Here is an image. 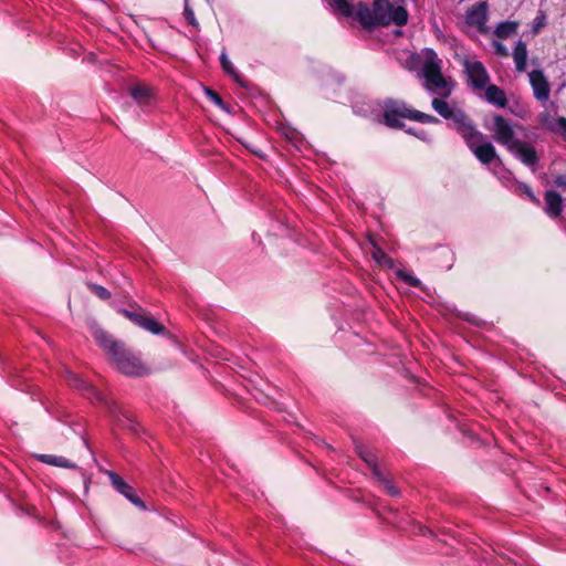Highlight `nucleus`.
Returning <instances> with one entry per match:
<instances>
[{
    "instance_id": "nucleus-1",
    "label": "nucleus",
    "mask_w": 566,
    "mask_h": 566,
    "mask_svg": "<svg viewBox=\"0 0 566 566\" xmlns=\"http://www.w3.org/2000/svg\"><path fill=\"white\" fill-rule=\"evenodd\" d=\"M408 11L402 6L394 7L389 0H375L373 8L366 2H358L355 10V20L364 30L374 31L377 27H388L394 23L403 27L408 22Z\"/></svg>"
},
{
    "instance_id": "nucleus-2",
    "label": "nucleus",
    "mask_w": 566,
    "mask_h": 566,
    "mask_svg": "<svg viewBox=\"0 0 566 566\" xmlns=\"http://www.w3.org/2000/svg\"><path fill=\"white\" fill-rule=\"evenodd\" d=\"M382 118L387 127L394 129H405V124L400 118L415 120L422 124H439L440 119L433 115L422 113L407 106L403 101L387 98L382 104Z\"/></svg>"
},
{
    "instance_id": "nucleus-3",
    "label": "nucleus",
    "mask_w": 566,
    "mask_h": 566,
    "mask_svg": "<svg viewBox=\"0 0 566 566\" xmlns=\"http://www.w3.org/2000/svg\"><path fill=\"white\" fill-rule=\"evenodd\" d=\"M112 360L117 368L129 376H143L149 373L147 366L125 344L114 354Z\"/></svg>"
},
{
    "instance_id": "nucleus-4",
    "label": "nucleus",
    "mask_w": 566,
    "mask_h": 566,
    "mask_svg": "<svg viewBox=\"0 0 566 566\" xmlns=\"http://www.w3.org/2000/svg\"><path fill=\"white\" fill-rule=\"evenodd\" d=\"M422 75L427 82V90L439 91L447 86V81L441 72L440 60L434 51H430V56L424 61Z\"/></svg>"
},
{
    "instance_id": "nucleus-5",
    "label": "nucleus",
    "mask_w": 566,
    "mask_h": 566,
    "mask_svg": "<svg viewBox=\"0 0 566 566\" xmlns=\"http://www.w3.org/2000/svg\"><path fill=\"white\" fill-rule=\"evenodd\" d=\"M538 123L543 128L551 132L566 134V117H557V107L551 103L539 115Z\"/></svg>"
},
{
    "instance_id": "nucleus-6",
    "label": "nucleus",
    "mask_w": 566,
    "mask_h": 566,
    "mask_svg": "<svg viewBox=\"0 0 566 566\" xmlns=\"http://www.w3.org/2000/svg\"><path fill=\"white\" fill-rule=\"evenodd\" d=\"M488 3L485 1H480L473 4L465 14V22L470 27H474L482 34L488 33L486 22L489 19L488 14Z\"/></svg>"
},
{
    "instance_id": "nucleus-7",
    "label": "nucleus",
    "mask_w": 566,
    "mask_h": 566,
    "mask_svg": "<svg viewBox=\"0 0 566 566\" xmlns=\"http://www.w3.org/2000/svg\"><path fill=\"white\" fill-rule=\"evenodd\" d=\"M509 150L526 166L533 167L538 161L535 148L526 142L515 139L510 143Z\"/></svg>"
},
{
    "instance_id": "nucleus-8",
    "label": "nucleus",
    "mask_w": 566,
    "mask_h": 566,
    "mask_svg": "<svg viewBox=\"0 0 566 566\" xmlns=\"http://www.w3.org/2000/svg\"><path fill=\"white\" fill-rule=\"evenodd\" d=\"M465 72L468 74L469 81L471 85L475 90H483L486 87V84L490 81L489 73L480 61L465 62L464 64Z\"/></svg>"
},
{
    "instance_id": "nucleus-9",
    "label": "nucleus",
    "mask_w": 566,
    "mask_h": 566,
    "mask_svg": "<svg viewBox=\"0 0 566 566\" xmlns=\"http://www.w3.org/2000/svg\"><path fill=\"white\" fill-rule=\"evenodd\" d=\"M91 335L95 339V342L103 348L112 358L114 354L124 344L119 340H116L109 333L98 327L95 324L90 326Z\"/></svg>"
},
{
    "instance_id": "nucleus-10",
    "label": "nucleus",
    "mask_w": 566,
    "mask_h": 566,
    "mask_svg": "<svg viewBox=\"0 0 566 566\" xmlns=\"http://www.w3.org/2000/svg\"><path fill=\"white\" fill-rule=\"evenodd\" d=\"M107 475L109 478L112 486L123 494L129 502L140 509H145V503L140 500V497L136 494L133 486L127 484L120 475L113 471H108Z\"/></svg>"
},
{
    "instance_id": "nucleus-11",
    "label": "nucleus",
    "mask_w": 566,
    "mask_h": 566,
    "mask_svg": "<svg viewBox=\"0 0 566 566\" xmlns=\"http://www.w3.org/2000/svg\"><path fill=\"white\" fill-rule=\"evenodd\" d=\"M129 95L140 107H147L153 104L155 94L154 90L145 83H135L128 88Z\"/></svg>"
},
{
    "instance_id": "nucleus-12",
    "label": "nucleus",
    "mask_w": 566,
    "mask_h": 566,
    "mask_svg": "<svg viewBox=\"0 0 566 566\" xmlns=\"http://www.w3.org/2000/svg\"><path fill=\"white\" fill-rule=\"evenodd\" d=\"M493 120L496 142L509 147L515 140L513 128L502 115H495Z\"/></svg>"
},
{
    "instance_id": "nucleus-13",
    "label": "nucleus",
    "mask_w": 566,
    "mask_h": 566,
    "mask_svg": "<svg viewBox=\"0 0 566 566\" xmlns=\"http://www.w3.org/2000/svg\"><path fill=\"white\" fill-rule=\"evenodd\" d=\"M530 82L534 92V96L538 101H546L549 96V85L543 72L539 70H533L530 73Z\"/></svg>"
},
{
    "instance_id": "nucleus-14",
    "label": "nucleus",
    "mask_w": 566,
    "mask_h": 566,
    "mask_svg": "<svg viewBox=\"0 0 566 566\" xmlns=\"http://www.w3.org/2000/svg\"><path fill=\"white\" fill-rule=\"evenodd\" d=\"M66 379L71 386L82 391L83 395L88 398H95L101 400V394L95 389L93 385L81 378L78 375L67 371Z\"/></svg>"
},
{
    "instance_id": "nucleus-15",
    "label": "nucleus",
    "mask_w": 566,
    "mask_h": 566,
    "mask_svg": "<svg viewBox=\"0 0 566 566\" xmlns=\"http://www.w3.org/2000/svg\"><path fill=\"white\" fill-rule=\"evenodd\" d=\"M545 199V212L552 217L556 218L562 213L563 199L558 192L555 190H547L544 196Z\"/></svg>"
},
{
    "instance_id": "nucleus-16",
    "label": "nucleus",
    "mask_w": 566,
    "mask_h": 566,
    "mask_svg": "<svg viewBox=\"0 0 566 566\" xmlns=\"http://www.w3.org/2000/svg\"><path fill=\"white\" fill-rule=\"evenodd\" d=\"M449 127L455 129L460 135L470 129L474 122L461 108H458L450 117Z\"/></svg>"
},
{
    "instance_id": "nucleus-17",
    "label": "nucleus",
    "mask_w": 566,
    "mask_h": 566,
    "mask_svg": "<svg viewBox=\"0 0 566 566\" xmlns=\"http://www.w3.org/2000/svg\"><path fill=\"white\" fill-rule=\"evenodd\" d=\"M485 98L489 103L502 108L507 104V98L504 91L494 84H490L485 87Z\"/></svg>"
},
{
    "instance_id": "nucleus-18",
    "label": "nucleus",
    "mask_w": 566,
    "mask_h": 566,
    "mask_svg": "<svg viewBox=\"0 0 566 566\" xmlns=\"http://www.w3.org/2000/svg\"><path fill=\"white\" fill-rule=\"evenodd\" d=\"M38 460L42 463L53 465V467H60L65 469H76V464L72 462L71 460L62 457V455H55V454H39Z\"/></svg>"
},
{
    "instance_id": "nucleus-19",
    "label": "nucleus",
    "mask_w": 566,
    "mask_h": 566,
    "mask_svg": "<svg viewBox=\"0 0 566 566\" xmlns=\"http://www.w3.org/2000/svg\"><path fill=\"white\" fill-rule=\"evenodd\" d=\"M513 59L515 62V67L518 72H524L526 70V61H527V46L526 43L520 40L514 48Z\"/></svg>"
},
{
    "instance_id": "nucleus-20",
    "label": "nucleus",
    "mask_w": 566,
    "mask_h": 566,
    "mask_svg": "<svg viewBox=\"0 0 566 566\" xmlns=\"http://www.w3.org/2000/svg\"><path fill=\"white\" fill-rule=\"evenodd\" d=\"M472 153L482 164L485 165L492 163L496 157L495 148L491 143H482Z\"/></svg>"
},
{
    "instance_id": "nucleus-21",
    "label": "nucleus",
    "mask_w": 566,
    "mask_h": 566,
    "mask_svg": "<svg viewBox=\"0 0 566 566\" xmlns=\"http://www.w3.org/2000/svg\"><path fill=\"white\" fill-rule=\"evenodd\" d=\"M461 137L464 139L471 151H474V149L478 148L481 145L480 143L484 139V135L476 129L475 124L472 125L470 129L462 133Z\"/></svg>"
},
{
    "instance_id": "nucleus-22",
    "label": "nucleus",
    "mask_w": 566,
    "mask_h": 566,
    "mask_svg": "<svg viewBox=\"0 0 566 566\" xmlns=\"http://www.w3.org/2000/svg\"><path fill=\"white\" fill-rule=\"evenodd\" d=\"M328 6L344 17H354L356 6H353L348 0H327Z\"/></svg>"
},
{
    "instance_id": "nucleus-23",
    "label": "nucleus",
    "mask_w": 566,
    "mask_h": 566,
    "mask_svg": "<svg viewBox=\"0 0 566 566\" xmlns=\"http://www.w3.org/2000/svg\"><path fill=\"white\" fill-rule=\"evenodd\" d=\"M118 313L142 328L148 318V315H146L145 311L140 307H138V311L120 308Z\"/></svg>"
},
{
    "instance_id": "nucleus-24",
    "label": "nucleus",
    "mask_w": 566,
    "mask_h": 566,
    "mask_svg": "<svg viewBox=\"0 0 566 566\" xmlns=\"http://www.w3.org/2000/svg\"><path fill=\"white\" fill-rule=\"evenodd\" d=\"M118 313L142 328L148 318V315H146L145 311L140 307H138V311L120 308Z\"/></svg>"
},
{
    "instance_id": "nucleus-25",
    "label": "nucleus",
    "mask_w": 566,
    "mask_h": 566,
    "mask_svg": "<svg viewBox=\"0 0 566 566\" xmlns=\"http://www.w3.org/2000/svg\"><path fill=\"white\" fill-rule=\"evenodd\" d=\"M517 28H518V22H516V21L500 22L494 30V34L499 39H507L509 36L516 33Z\"/></svg>"
},
{
    "instance_id": "nucleus-26",
    "label": "nucleus",
    "mask_w": 566,
    "mask_h": 566,
    "mask_svg": "<svg viewBox=\"0 0 566 566\" xmlns=\"http://www.w3.org/2000/svg\"><path fill=\"white\" fill-rule=\"evenodd\" d=\"M432 108L444 119H450V117L453 115V113L458 109L454 107H451L446 101L441 98L434 97L431 101Z\"/></svg>"
},
{
    "instance_id": "nucleus-27",
    "label": "nucleus",
    "mask_w": 566,
    "mask_h": 566,
    "mask_svg": "<svg viewBox=\"0 0 566 566\" xmlns=\"http://www.w3.org/2000/svg\"><path fill=\"white\" fill-rule=\"evenodd\" d=\"M220 63H221V67L222 70L228 73L229 75L232 76V78L238 83L240 84L241 86L245 87V83L243 82V80L241 78L240 74L237 72L235 67L233 66V64L231 63V61L228 59L227 54L226 53H222L220 55Z\"/></svg>"
},
{
    "instance_id": "nucleus-28",
    "label": "nucleus",
    "mask_w": 566,
    "mask_h": 566,
    "mask_svg": "<svg viewBox=\"0 0 566 566\" xmlns=\"http://www.w3.org/2000/svg\"><path fill=\"white\" fill-rule=\"evenodd\" d=\"M373 258L375 259L376 262L389 269H392L395 265V261L380 248L374 249Z\"/></svg>"
},
{
    "instance_id": "nucleus-29",
    "label": "nucleus",
    "mask_w": 566,
    "mask_h": 566,
    "mask_svg": "<svg viewBox=\"0 0 566 566\" xmlns=\"http://www.w3.org/2000/svg\"><path fill=\"white\" fill-rule=\"evenodd\" d=\"M143 328L155 335H160L166 332V327L151 316H148Z\"/></svg>"
},
{
    "instance_id": "nucleus-30",
    "label": "nucleus",
    "mask_w": 566,
    "mask_h": 566,
    "mask_svg": "<svg viewBox=\"0 0 566 566\" xmlns=\"http://www.w3.org/2000/svg\"><path fill=\"white\" fill-rule=\"evenodd\" d=\"M88 290L98 298L106 301L111 298V292L102 285L95 283H86Z\"/></svg>"
},
{
    "instance_id": "nucleus-31",
    "label": "nucleus",
    "mask_w": 566,
    "mask_h": 566,
    "mask_svg": "<svg viewBox=\"0 0 566 566\" xmlns=\"http://www.w3.org/2000/svg\"><path fill=\"white\" fill-rule=\"evenodd\" d=\"M517 189L520 193L524 195L531 202L539 206L541 201L539 199L534 195L531 187L524 182L518 184Z\"/></svg>"
},
{
    "instance_id": "nucleus-32",
    "label": "nucleus",
    "mask_w": 566,
    "mask_h": 566,
    "mask_svg": "<svg viewBox=\"0 0 566 566\" xmlns=\"http://www.w3.org/2000/svg\"><path fill=\"white\" fill-rule=\"evenodd\" d=\"M357 452L359 457L367 463V465L370 468L371 465L376 464V457L373 452L367 450L366 448L359 446L357 447Z\"/></svg>"
},
{
    "instance_id": "nucleus-33",
    "label": "nucleus",
    "mask_w": 566,
    "mask_h": 566,
    "mask_svg": "<svg viewBox=\"0 0 566 566\" xmlns=\"http://www.w3.org/2000/svg\"><path fill=\"white\" fill-rule=\"evenodd\" d=\"M397 274L409 286H412V287H420L421 286V281L418 277H416L415 275L409 274V273H407L405 271H398Z\"/></svg>"
},
{
    "instance_id": "nucleus-34",
    "label": "nucleus",
    "mask_w": 566,
    "mask_h": 566,
    "mask_svg": "<svg viewBox=\"0 0 566 566\" xmlns=\"http://www.w3.org/2000/svg\"><path fill=\"white\" fill-rule=\"evenodd\" d=\"M206 94L209 97V99L217 105L219 108L227 111V106L222 99V97L213 90L206 88Z\"/></svg>"
},
{
    "instance_id": "nucleus-35",
    "label": "nucleus",
    "mask_w": 566,
    "mask_h": 566,
    "mask_svg": "<svg viewBox=\"0 0 566 566\" xmlns=\"http://www.w3.org/2000/svg\"><path fill=\"white\" fill-rule=\"evenodd\" d=\"M184 17H185L186 21L189 24H191L193 27L198 25V21H197L196 17H195V12L191 9V7L189 6V1L188 0L185 1Z\"/></svg>"
},
{
    "instance_id": "nucleus-36",
    "label": "nucleus",
    "mask_w": 566,
    "mask_h": 566,
    "mask_svg": "<svg viewBox=\"0 0 566 566\" xmlns=\"http://www.w3.org/2000/svg\"><path fill=\"white\" fill-rule=\"evenodd\" d=\"M120 426L133 434H138V423L130 418H126V420H120Z\"/></svg>"
},
{
    "instance_id": "nucleus-37",
    "label": "nucleus",
    "mask_w": 566,
    "mask_h": 566,
    "mask_svg": "<svg viewBox=\"0 0 566 566\" xmlns=\"http://www.w3.org/2000/svg\"><path fill=\"white\" fill-rule=\"evenodd\" d=\"M381 485L390 496H399L400 491L388 479Z\"/></svg>"
},
{
    "instance_id": "nucleus-38",
    "label": "nucleus",
    "mask_w": 566,
    "mask_h": 566,
    "mask_svg": "<svg viewBox=\"0 0 566 566\" xmlns=\"http://www.w3.org/2000/svg\"><path fill=\"white\" fill-rule=\"evenodd\" d=\"M405 132L411 136H415V137L421 139V140L427 139V133L424 130H419L413 127H409V128L405 129Z\"/></svg>"
},
{
    "instance_id": "nucleus-39",
    "label": "nucleus",
    "mask_w": 566,
    "mask_h": 566,
    "mask_svg": "<svg viewBox=\"0 0 566 566\" xmlns=\"http://www.w3.org/2000/svg\"><path fill=\"white\" fill-rule=\"evenodd\" d=\"M493 46H494L495 53L497 55H500V56H507L509 55V51H507L506 46L504 44H502L501 42L494 41L493 42Z\"/></svg>"
},
{
    "instance_id": "nucleus-40",
    "label": "nucleus",
    "mask_w": 566,
    "mask_h": 566,
    "mask_svg": "<svg viewBox=\"0 0 566 566\" xmlns=\"http://www.w3.org/2000/svg\"><path fill=\"white\" fill-rule=\"evenodd\" d=\"M371 469V472L374 474V476L377 479V481L381 484L382 482H385L387 479L384 476V474L380 472L377 463L371 465L370 467Z\"/></svg>"
},
{
    "instance_id": "nucleus-41",
    "label": "nucleus",
    "mask_w": 566,
    "mask_h": 566,
    "mask_svg": "<svg viewBox=\"0 0 566 566\" xmlns=\"http://www.w3.org/2000/svg\"><path fill=\"white\" fill-rule=\"evenodd\" d=\"M556 182H557L559 186H564V185H566V178H565L564 176H559V177H557Z\"/></svg>"
},
{
    "instance_id": "nucleus-42",
    "label": "nucleus",
    "mask_w": 566,
    "mask_h": 566,
    "mask_svg": "<svg viewBox=\"0 0 566 566\" xmlns=\"http://www.w3.org/2000/svg\"><path fill=\"white\" fill-rule=\"evenodd\" d=\"M240 142H241V144H242V145H244V146H245V148L250 149L253 154H258L254 149H252V148H251V146H250V145H248L247 143H244V142H242V140H240Z\"/></svg>"
},
{
    "instance_id": "nucleus-43",
    "label": "nucleus",
    "mask_w": 566,
    "mask_h": 566,
    "mask_svg": "<svg viewBox=\"0 0 566 566\" xmlns=\"http://www.w3.org/2000/svg\"><path fill=\"white\" fill-rule=\"evenodd\" d=\"M542 23L541 22H537V24L534 27V32H538L539 31V28H541Z\"/></svg>"
},
{
    "instance_id": "nucleus-44",
    "label": "nucleus",
    "mask_w": 566,
    "mask_h": 566,
    "mask_svg": "<svg viewBox=\"0 0 566 566\" xmlns=\"http://www.w3.org/2000/svg\"><path fill=\"white\" fill-rule=\"evenodd\" d=\"M450 92L442 93V96L447 97L449 96Z\"/></svg>"
},
{
    "instance_id": "nucleus-45",
    "label": "nucleus",
    "mask_w": 566,
    "mask_h": 566,
    "mask_svg": "<svg viewBox=\"0 0 566 566\" xmlns=\"http://www.w3.org/2000/svg\"><path fill=\"white\" fill-rule=\"evenodd\" d=\"M397 2H405L406 0H396Z\"/></svg>"
}]
</instances>
